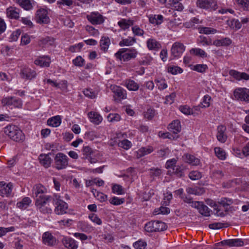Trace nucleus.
Returning <instances> with one entry per match:
<instances>
[{"mask_svg": "<svg viewBox=\"0 0 249 249\" xmlns=\"http://www.w3.org/2000/svg\"><path fill=\"white\" fill-rule=\"evenodd\" d=\"M125 86L129 90L137 91L139 88V85L132 80H127L125 81Z\"/></svg>", "mask_w": 249, "mask_h": 249, "instance_id": "nucleus-33", "label": "nucleus"}, {"mask_svg": "<svg viewBox=\"0 0 249 249\" xmlns=\"http://www.w3.org/2000/svg\"><path fill=\"white\" fill-rule=\"evenodd\" d=\"M68 157L64 154L59 152L56 154L54 158V167L57 170L65 169L68 165Z\"/></svg>", "mask_w": 249, "mask_h": 249, "instance_id": "nucleus-6", "label": "nucleus"}, {"mask_svg": "<svg viewBox=\"0 0 249 249\" xmlns=\"http://www.w3.org/2000/svg\"><path fill=\"white\" fill-rule=\"evenodd\" d=\"M153 151V149L151 146L142 147L138 150V155L140 157H142L151 153Z\"/></svg>", "mask_w": 249, "mask_h": 249, "instance_id": "nucleus-37", "label": "nucleus"}, {"mask_svg": "<svg viewBox=\"0 0 249 249\" xmlns=\"http://www.w3.org/2000/svg\"><path fill=\"white\" fill-rule=\"evenodd\" d=\"M118 145L124 149H128L131 146V143L130 141L125 139L120 142Z\"/></svg>", "mask_w": 249, "mask_h": 249, "instance_id": "nucleus-61", "label": "nucleus"}, {"mask_svg": "<svg viewBox=\"0 0 249 249\" xmlns=\"http://www.w3.org/2000/svg\"><path fill=\"white\" fill-rule=\"evenodd\" d=\"M233 203L231 199H228L226 197H223L218 201V203L224 208L225 211L228 212L229 211V206Z\"/></svg>", "mask_w": 249, "mask_h": 249, "instance_id": "nucleus-28", "label": "nucleus"}, {"mask_svg": "<svg viewBox=\"0 0 249 249\" xmlns=\"http://www.w3.org/2000/svg\"><path fill=\"white\" fill-rule=\"evenodd\" d=\"M19 10L15 7H10L7 9L8 17L11 18L18 19L19 17Z\"/></svg>", "mask_w": 249, "mask_h": 249, "instance_id": "nucleus-26", "label": "nucleus"}, {"mask_svg": "<svg viewBox=\"0 0 249 249\" xmlns=\"http://www.w3.org/2000/svg\"><path fill=\"white\" fill-rule=\"evenodd\" d=\"M15 228L13 226L8 228L0 227V237L5 235L8 232L14 231Z\"/></svg>", "mask_w": 249, "mask_h": 249, "instance_id": "nucleus-56", "label": "nucleus"}, {"mask_svg": "<svg viewBox=\"0 0 249 249\" xmlns=\"http://www.w3.org/2000/svg\"><path fill=\"white\" fill-rule=\"evenodd\" d=\"M92 193L101 202H104L107 200V195L102 193L97 192L96 190L93 189Z\"/></svg>", "mask_w": 249, "mask_h": 249, "instance_id": "nucleus-42", "label": "nucleus"}, {"mask_svg": "<svg viewBox=\"0 0 249 249\" xmlns=\"http://www.w3.org/2000/svg\"><path fill=\"white\" fill-rule=\"evenodd\" d=\"M145 230L149 232L163 231L167 229L166 224L160 221H152L145 225Z\"/></svg>", "mask_w": 249, "mask_h": 249, "instance_id": "nucleus-5", "label": "nucleus"}, {"mask_svg": "<svg viewBox=\"0 0 249 249\" xmlns=\"http://www.w3.org/2000/svg\"><path fill=\"white\" fill-rule=\"evenodd\" d=\"M34 63L36 65L41 67H49L51 63V59L48 56L43 55L35 60Z\"/></svg>", "mask_w": 249, "mask_h": 249, "instance_id": "nucleus-14", "label": "nucleus"}, {"mask_svg": "<svg viewBox=\"0 0 249 249\" xmlns=\"http://www.w3.org/2000/svg\"><path fill=\"white\" fill-rule=\"evenodd\" d=\"M155 115V110L154 108H148L144 113V117L148 120H151Z\"/></svg>", "mask_w": 249, "mask_h": 249, "instance_id": "nucleus-57", "label": "nucleus"}, {"mask_svg": "<svg viewBox=\"0 0 249 249\" xmlns=\"http://www.w3.org/2000/svg\"><path fill=\"white\" fill-rule=\"evenodd\" d=\"M134 24V21L128 19L122 18L118 22V25L123 30H125L128 29L130 26Z\"/></svg>", "mask_w": 249, "mask_h": 249, "instance_id": "nucleus-23", "label": "nucleus"}, {"mask_svg": "<svg viewBox=\"0 0 249 249\" xmlns=\"http://www.w3.org/2000/svg\"><path fill=\"white\" fill-rule=\"evenodd\" d=\"M197 7L208 11L215 10L218 6L216 0H197Z\"/></svg>", "mask_w": 249, "mask_h": 249, "instance_id": "nucleus-7", "label": "nucleus"}, {"mask_svg": "<svg viewBox=\"0 0 249 249\" xmlns=\"http://www.w3.org/2000/svg\"><path fill=\"white\" fill-rule=\"evenodd\" d=\"M88 117L90 121L95 124H98L102 121V117L99 114L95 112H89L88 113Z\"/></svg>", "mask_w": 249, "mask_h": 249, "instance_id": "nucleus-25", "label": "nucleus"}, {"mask_svg": "<svg viewBox=\"0 0 249 249\" xmlns=\"http://www.w3.org/2000/svg\"><path fill=\"white\" fill-rule=\"evenodd\" d=\"M62 241L65 247L68 249H77L78 248L76 242L71 238L64 237Z\"/></svg>", "mask_w": 249, "mask_h": 249, "instance_id": "nucleus-17", "label": "nucleus"}, {"mask_svg": "<svg viewBox=\"0 0 249 249\" xmlns=\"http://www.w3.org/2000/svg\"><path fill=\"white\" fill-rule=\"evenodd\" d=\"M214 152L216 156L221 160H224L226 159V154L224 150L220 147H215L214 148Z\"/></svg>", "mask_w": 249, "mask_h": 249, "instance_id": "nucleus-44", "label": "nucleus"}, {"mask_svg": "<svg viewBox=\"0 0 249 249\" xmlns=\"http://www.w3.org/2000/svg\"><path fill=\"white\" fill-rule=\"evenodd\" d=\"M147 46L149 50H156L160 48V44L154 39H148L146 42Z\"/></svg>", "mask_w": 249, "mask_h": 249, "instance_id": "nucleus-29", "label": "nucleus"}, {"mask_svg": "<svg viewBox=\"0 0 249 249\" xmlns=\"http://www.w3.org/2000/svg\"><path fill=\"white\" fill-rule=\"evenodd\" d=\"M208 204L209 205L213 207L214 209L216 211V214L217 216L223 217L225 215V214L223 212H220V209L218 208L217 205L215 204V202L211 200V202L210 203H208Z\"/></svg>", "mask_w": 249, "mask_h": 249, "instance_id": "nucleus-52", "label": "nucleus"}, {"mask_svg": "<svg viewBox=\"0 0 249 249\" xmlns=\"http://www.w3.org/2000/svg\"><path fill=\"white\" fill-rule=\"evenodd\" d=\"M21 76L26 79H32L36 76V72L35 71L29 68H24L21 71Z\"/></svg>", "mask_w": 249, "mask_h": 249, "instance_id": "nucleus-16", "label": "nucleus"}, {"mask_svg": "<svg viewBox=\"0 0 249 249\" xmlns=\"http://www.w3.org/2000/svg\"><path fill=\"white\" fill-rule=\"evenodd\" d=\"M114 92L115 95L120 99H124L126 97V91L120 87H116Z\"/></svg>", "mask_w": 249, "mask_h": 249, "instance_id": "nucleus-40", "label": "nucleus"}, {"mask_svg": "<svg viewBox=\"0 0 249 249\" xmlns=\"http://www.w3.org/2000/svg\"><path fill=\"white\" fill-rule=\"evenodd\" d=\"M1 103L4 106H12L15 107L21 108L22 101L21 99L14 96L4 97L1 100Z\"/></svg>", "mask_w": 249, "mask_h": 249, "instance_id": "nucleus-8", "label": "nucleus"}, {"mask_svg": "<svg viewBox=\"0 0 249 249\" xmlns=\"http://www.w3.org/2000/svg\"><path fill=\"white\" fill-rule=\"evenodd\" d=\"M89 218L91 221L98 225H101L102 224V220L96 214L91 213L89 214Z\"/></svg>", "mask_w": 249, "mask_h": 249, "instance_id": "nucleus-51", "label": "nucleus"}, {"mask_svg": "<svg viewBox=\"0 0 249 249\" xmlns=\"http://www.w3.org/2000/svg\"><path fill=\"white\" fill-rule=\"evenodd\" d=\"M146 245V243L142 240H139L133 244V246L136 249H144Z\"/></svg>", "mask_w": 249, "mask_h": 249, "instance_id": "nucleus-60", "label": "nucleus"}, {"mask_svg": "<svg viewBox=\"0 0 249 249\" xmlns=\"http://www.w3.org/2000/svg\"><path fill=\"white\" fill-rule=\"evenodd\" d=\"M189 177L192 180H196L201 178V174L200 172L196 171H192L189 173Z\"/></svg>", "mask_w": 249, "mask_h": 249, "instance_id": "nucleus-64", "label": "nucleus"}, {"mask_svg": "<svg viewBox=\"0 0 249 249\" xmlns=\"http://www.w3.org/2000/svg\"><path fill=\"white\" fill-rule=\"evenodd\" d=\"M168 71L173 74H177L178 73H181L182 72V70L178 66H170L168 68Z\"/></svg>", "mask_w": 249, "mask_h": 249, "instance_id": "nucleus-50", "label": "nucleus"}, {"mask_svg": "<svg viewBox=\"0 0 249 249\" xmlns=\"http://www.w3.org/2000/svg\"><path fill=\"white\" fill-rule=\"evenodd\" d=\"M42 241L44 244L49 246H53L56 243L55 237L49 232H45L43 233Z\"/></svg>", "mask_w": 249, "mask_h": 249, "instance_id": "nucleus-15", "label": "nucleus"}, {"mask_svg": "<svg viewBox=\"0 0 249 249\" xmlns=\"http://www.w3.org/2000/svg\"><path fill=\"white\" fill-rule=\"evenodd\" d=\"M185 160L186 162L192 165H197L200 163V160L198 159L190 154H186L185 155Z\"/></svg>", "mask_w": 249, "mask_h": 249, "instance_id": "nucleus-31", "label": "nucleus"}, {"mask_svg": "<svg viewBox=\"0 0 249 249\" xmlns=\"http://www.w3.org/2000/svg\"><path fill=\"white\" fill-rule=\"evenodd\" d=\"M45 190V188L40 184L36 185L34 187V195L36 198H41L43 196H47L43 195Z\"/></svg>", "mask_w": 249, "mask_h": 249, "instance_id": "nucleus-21", "label": "nucleus"}, {"mask_svg": "<svg viewBox=\"0 0 249 249\" xmlns=\"http://www.w3.org/2000/svg\"><path fill=\"white\" fill-rule=\"evenodd\" d=\"M87 18L93 25L100 24L104 21L103 16L98 12H91L87 16Z\"/></svg>", "mask_w": 249, "mask_h": 249, "instance_id": "nucleus-11", "label": "nucleus"}, {"mask_svg": "<svg viewBox=\"0 0 249 249\" xmlns=\"http://www.w3.org/2000/svg\"><path fill=\"white\" fill-rule=\"evenodd\" d=\"M54 39L53 38L50 36H46L40 38L38 44L39 46L44 45H53L54 43Z\"/></svg>", "mask_w": 249, "mask_h": 249, "instance_id": "nucleus-34", "label": "nucleus"}, {"mask_svg": "<svg viewBox=\"0 0 249 249\" xmlns=\"http://www.w3.org/2000/svg\"><path fill=\"white\" fill-rule=\"evenodd\" d=\"M82 151L83 155L85 156L83 157L84 159L89 158L92 153L91 148L89 146H84Z\"/></svg>", "mask_w": 249, "mask_h": 249, "instance_id": "nucleus-55", "label": "nucleus"}, {"mask_svg": "<svg viewBox=\"0 0 249 249\" xmlns=\"http://www.w3.org/2000/svg\"><path fill=\"white\" fill-rule=\"evenodd\" d=\"M51 202H52V197L50 196H43L41 198H36V205L42 213H50L52 212V209L49 207V203Z\"/></svg>", "mask_w": 249, "mask_h": 249, "instance_id": "nucleus-3", "label": "nucleus"}, {"mask_svg": "<svg viewBox=\"0 0 249 249\" xmlns=\"http://www.w3.org/2000/svg\"><path fill=\"white\" fill-rule=\"evenodd\" d=\"M190 52L191 53L194 54L196 55L199 56L202 58H206L207 57V54L206 52L200 48H193Z\"/></svg>", "mask_w": 249, "mask_h": 249, "instance_id": "nucleus-39", "label": "nucleus"}, {"mask_svg": "<svg viewBox=\"0 0 249 249\" xmlns=\"http://www.w3.org/2000/svg\"><path fill=\"white\" fill-rule=\"evenodd\" d=\"M13 185L11 183H8L4 187L0 189V195L2 196H9L11 195Z\"/></svg>", "mask_w": 249, "mask_h": 249, "instance_id": "nucleus-27", "label": "nucleus"}, {"mask_svg": "<svg viewBox=\"0 0 249 249\" xmlns=\"http://www.w3.org/2000/svg\"><path fill=\"white\" fill-rule=\"evenodd\" d=\"M185 49V47L182 43L180 42L174 43L171 49L172 57L174 58L180 57Z\"/></svg>", "mask_w": 249, "mask_h": 249, "instance_id": "nucleus-10", "label": "nucleus"}, {"mask_svg": "<svg viewBox=\"0 0 249 249\" xmlns=\"http://www.w3.org/2000/svg\"><path fill=\"white\" fill-rule=\"evenodd\" d=\"M36 20L39 23H48L50 22V18L48 16L47 11L44 9L38 10L36 12Z\"/></svg>", "mask_w": 249, "mask_h": 249, "instance_id": "nucleus-12", "label": "nucleus"}, {"mask_svg": "<svg viewBox=\"0 0 249 249\" xmlns=\"http://www.w3.org/2000/svg\"><path fill=\"white\" fill-rule=\"evenodd\" d=\"M230 26L233 29L238 30L241 27V24L238 19H233L229 23Z\"/></svg>", "mask_w": 249, "mask_h": 249, "instance_id": "nucleus-45", "label": "nucleus"}, {"mask_svg": "<svg viewBox=\"0 0 249 249\" xmlns=\"http://www.w3.org/2000/svg\"><path fill=\"white\" fill-rule=\"evenodd\" d=\"M124 202V198H119L118 197L114 196L109 199V202L114 205H119Z\"/></svg>", "mask_w": 249, "mask_h": 249, "instance_id": "nucleus-49", "label": "nucleus"}, {"mask_svg": "<svg viewBox=\"0 0 249 249\" xmlns=\"http://www.w3.org/2000/svg\"><path fill=\"white\" fill-rule=\"evenodd\" d=\"M155 82L160 90H163L167 88V84L164 79H156L155 80Z\"/></svg>", "mask_w": 249, "mask_h": 249, "instance_id": "nucleus-41", "label": "nucleus"}, {"mask_svg": "<svg viewBox=\"0 0 249 249\" xmlns=\"http://www.w3.org/2000/svg\"><path fill=\"white\" fill-rule=\"evenodd\" d=\"M173 170L174 174L178 177L181 178L184 176V168L182 166H176Z\"/></svg>", "mask_w": 249, "mask_h": 249, "instance_id": "nucleus-43", "label": "nucleus"}, {"mask_svg": "<svg viewBox=\"0 0 249 249\" xmlns=\"http://www.w3.org/2000/svg\"><path fill=\"white\" fill-rule=\"evenodd\" d=\"M236 1L245 11H249V0H236Z\"/></svg>", "mask_w": 249, "mask_h": 249, "instance_id": "nucleus-46", "label": "nucleus"}, {"mask_svg": "<svg viewBox=\"0 0 249 249\" xmlns=\"http://www.w3.org/2000/svg\"><path fill=\"white\" fill-rule=\"evenodd\" d=\"M197 210L199 213L203 216H209L210 215L211 211L202 202L200 203Z\"/></svg>", "mask_w": 249, "mask_h": 249, "instance_id": "nucleus-30", "label": "nucleus"}, {"mask_svg": "<svg viewBox=\"0 0 249 249\" xmlns=\"http://www.w3.org/2000/svg\"><path fill=\"white\" fill-rule=\"evenodd\" d=\"M112 190L114 193H117L118 195H122L124 193L123 187L118 184L114 185L112 187Z\"/></svg>", "mask_w": 249, "mask_h": 249, "instance_id": "nucleus-53", "label": "nucleus"}, {"mask_svg": "<svg viewBox=\"0 0 249 249\" xmlns=\"http://www.w3.org/2000/svg\"><path fill=\"white\" fill-rule=\"evenodd\" d=\"M231 43L232 41L230 38L225 37L214 40L213 44L216 47L228 46L231 45Z\"/></svg>", "mask_w": 249, "mask_h": 249, "instance_id": "nucleus-22", "label": "nucleus"}, {"mask_svg": "<svg viewBox=\"0 0 249 249\" xmlns=\"http://www.w3.org/2000/svg\"><path fill=\"white\" fill-rule=\"evenodd\" d=\"M218 244L223 246L232 247H242L244 245V241L241 239H227L221 241Z\"/></svg>", "mask_w": 249, "mask_h": 249, "instance_id": "nucleus-13", "label": "nucleus"}, {"mask_svg": "<svg viewBox=\"0 0 249 249\" xmlns=\"http://www.w3.org/2000/svg\"><path fill=\"white\" fill-rule=\"evenodd\" d=\"M107 119L109 122H118L121 119L120 116L117 113H110L107 116Z\"/></svg>", "mask_w": 249, "mask_h": 249, "instance_id": "nucleus-54", "label": "nucleus"}, {"mask_svg": "<svg viewBox=\"0 0 249 249\" xmlns=\"http://www.w3.org/2000/svg\"><path fill=\"white\" fill-rule=\"evenodd\" d=\"M168 129L174 134L180 132L181 130L180 121L178 120L173 121L169 125Z\"/></svg>", "mask_w": 249, "mask_h": 249, "instance_id": "nucleus-20", "label": "nucleus"}, {"mask_svg": "<svg viewBox=\"0 0 249 249\" xmlns=\"http://www.w3.org/2000/svg\"><path fill=\"white\" fill-rule=\"evenodd\" d=\"M161 173V170L158 168H152L149 170V175L153 178L159 177Z\"/></svg>", "mask_w": 249, "mask_h": 249, "instance_id": "nucleus-47", "label": "nucleus"}, {"mask_svg": "<svg viewBox=\"0 0 249 249\" xmlns=\"http://www.w3.org/2000/svg\"><path fill=\"white\" fill-rule=\"evenodd\" d=\"M84 94L91 99H94L96 97L97 93L89 89H86L83 91Z\"/></svg>", "mask_w": 249, "mask_h": 249, "instance_id": "nucleus-62", "label": "nucleus"}, {"mask_svg": "<svg viewBox=\"0 0 249 249\" xmlns=\"http://www.w3.org/2000/svg\"><path fill=\"white\" fill-rule=\"evenodd\" d=\"M207 69L208 67L205 64H197L194 66L193 70L199 72H203Z\"/></svg>", "mask_w": 249, "mask_h": 249, "instance_id": "nucleus-63", "label": "nucleus"}, {"mask_svg": "<svg viewBox=\"0 0 249 249\" xmlns=\"http://www.w3.org/2000/svg\"><path fill=\"white\" fill-rule=\"evenodd\" d=\"M200 33L205 34H214L216 32V30L210 27H202L200 29Z\"/></svg>", "mask_w": 249, "mask_h": 249, "instance_id": "nucleus-59", "label": "nucleus"}, {"mask_svg": "<svg viewBox=\"0 0 249 249\" xmlns=\"http://www.w3.org/2000/svg\"><path fill=\"white\" fill-rule=\"evenodd\" d=\"M31 203V199L28 197H25L21 201L18 202L17 206L21 209H25L29 206Z\"/></svg>", "mask_w": 249, "mask_h": 249, "instance_id": "nucleus-32", "label": "nucleus"}, {"mask_svg": "<svg viewBox=\"0 0 249 249\" xmlns=\"http://www.w3.org/2000/svg\"><path fill=\"white\" fill-rule=\"evenodd\" d=\"M226 128L224 125H220L217 127V140L221 142H225L227 140V137L225 134Z\"/></svg>", "mask_w": 249, "mask_h": 249, "instance_id": "nucleus-19", "label": "nucleus"}, {"mask_svg": "<svg viewBox=\"0 0 249 249\" xmlns=\"http://www.w3.org/2000/svg\"><path fill=\"white\" fill-rule=\"evenodd\" d=\"M211 99V97L208 95H205L203 97L202 102L200 103V105L202 106V107H208L210 105V101Z\"/></svg>", "mask_w": 249, "mask_h": 249, "instance_id": "nucleus-58", "label": "nucleus"}, {"mask_svg": "<svg viewBox=\"0 0 249 249\" xmlns=\"http://www.w3.org/2000/svg\"><path fill=\"white\" fill-rule=\"evenodd\" d=\"M51 154H41L39 157L40 164L45 168L49 167L51 164L52 160L50 157Z\"/></svg>", "mask_w": 249, "mask_h": 249, "instance_id": "nucleus-18", "label": "nucleus"}, {"mask_svg": "<svg viewBox=\"0 0 249 249\" xmlns=\"http://www.w3.org/2000/svg\"><path fill=\"white\" fill-rule=\"evenodd\" d=\"M138 52L134 48H122L115 53V56L117 59L128 61L131 59L136 57Z\"/></svg>", "mask_w": 249, "mask_h": 249, "instance_id": "nucleus-2", "label": "nucleus"}, {"mask_svg": "<svg viewBox=\"0 0 249 249\" xmlns=\"http://www.w3.org/2000/svg\"><path fill=\"white\" fill-rule=\"evenodd\" d=\"M4 133L14 141L23 142L24 135L22 131L15 125H10L4 128Z\"/></svg>", "mask_w": 249, "mask_h": 249, "instance_id": "nucleus-1", "label": "nucleus"}, {"mask_svg": "<svg viewBox=\"0 0 249 249\" xmlns=\"http://www.w3.org/2000/svg\"><path fill=\"white\" fill-rule=\"evenodd\" d=\"M100 43L101 50L105 52L107 50L110 43V39L108 37H103L100 40Z\"/></svg>", "mask_w": 249, "mask_h": 249, "instance_id": "nucleus-35", "label": "nucleus"}, {"mask_svg": "<svg viewBox=\"0 0 249 249\" xmlns=\"http://www.w3.org/2000/svg\"><path fill=\"white\" fill-rule=\"evenodd\" d=\"M180 111L185 115L193 114V109L187 106H181L179 107Z\"/></svg>", "mask_w": 249, "mask_h": 249, "instance_id": "nucleus-48", "label": "nucleus"}, {"mask_svg": "<svg viewBox=\"0 0 249 249\" xmlns=\"http://www.w3.org/2000/svg\"><path fill=\"white\" fill-rule=\"evenodd\" d=\"M61 123V118L57 115L49 118L47 121V124L52 127H58Z\"/></svg>", "mask_w": 249, "mask_h": 249, "instance_id": "nucleus-24", "label": "nucleus"}, {"mask_svg": "<svg viewBox=\"0 0 249 249\" xmlns=\"http://www.w3.org/2000/svg\"><path fill=\"white\" fill-rule=\"evenodd\" d=\"M136 39L134 37H128L126 39H122L119 42V45L120 46H130L135 43Z\"/></svg>", "mask_w": 249, "mask_h": 249, "instance_id": "nucleus-36", "label": "nucleus"}, {"mask_svg": "<svg viewBox=\"0 0 249 249\" xmlns=\"http://www.w3.org/2000/svg\"><path fill=\"white\" fill-rule=\"evenodd\" d=\"M233 94L236 99L249 103V89L238 88L234 91Z\"/></svg>", "mask_w": 249, "mask_h": 249, "instance_id": "nucleus-9", "label": "nucleus"}, {"mask_svg": "<svg viewBox=\"0 0 249 249\" xmlns=\"http://www.w3.org/2000/svg\"><path fill=\"white\" fill-rule=\"evenodd\" d=\"M52 202L55 205L54 212L57 214H64L67 213L68 205L67 203L60 199V196L54 195L52 197Z\"/></svg>", "mask_w": 249, "mask_h": 249, "instance_id": "nucleus-4", "label": "nucleus"}, {"mask_svg": "<svg viewBox=\"0 0 249 249\" xmlns=\"http://www.w3.org/2000/svg\"><path fill=\"white\" fill-rule=\"evenodd\" d=\"M17 1L21 7L26 10H30L33 7L30 0H17Z\"/></svg>", "mask_w": 249, "mask_h": 249, "instance_id": "nucleus-38", "label": "nucleus"}]
</instances>
